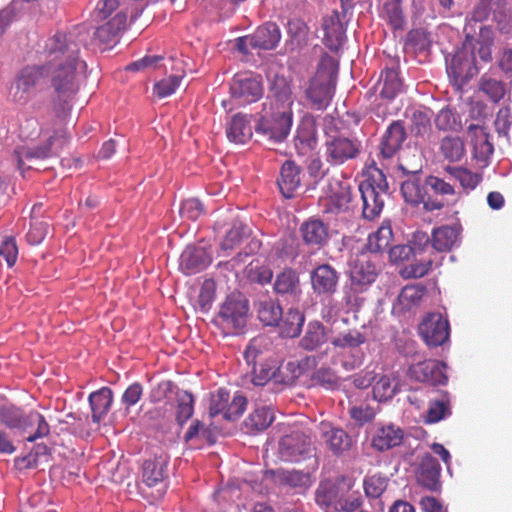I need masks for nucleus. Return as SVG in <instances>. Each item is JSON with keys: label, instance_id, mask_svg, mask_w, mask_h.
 I'll return each mask as SVG.
<instances>
[{"label": "nucleus", "instance_id": "26", "mask_svg": "<svg viewBox=\"0 0 512 512\" xmlns=\"http://www.w3.org/2000/svg\"><path fill=\"white\" fill-rule=\"evenodd\" d=\"M407 138L404 122L393 121L386 129L380 142V153L383 158L393 157L402 147Z\"/></svg>", "mask_w": 512, "mask_h": 512}, {"label": "nucleus", "instance_id": "44", "mask_svg": "<svg viewBox=\"0 0 512 512\" xmlns=\"http://www.w3.org/2000/svg\"><path fill=\"white\" fill-rule=\"evenodd\" d=\"M266 474H270L271 476H273L278 484L289 486L291 488L306 487L310 479L308 473H303L302 471L298 470H267Z\"/></svg>", "mask_w": 512, "mask_h": 512}, {"label": "nucleus", "instance_id": "21", "mask_svg": "<svg viewBox=\"0 0 512 512\" xmlns=\"http://www.w3.org/2000/svg\"><path fill=\"white\" fill-rule=\"evenodd\" d=\"M212 262V254L205 247L188 245L180 256V269L186 275L199 273Z\"/></svg>", "mask_w": 512, "mask_h": 512}, {"label": "nucleus", "instance_id": "43", "mask_svg": "<svg viewBox=\"0 0 512 512\" xmlns=\"http://www.w3.org/2000/svg\"><path fill=\"white\" fill-rule=\"evenodd\" d=\"M425 288L416 286L404 287L397 297V302L393 305V311L397 313H405L416 306L422 300Z\"/></svg>", "mask_w": 512, "mask_h": 512}, {"label": "nucleus", "instance_id": "35", "mask_svg": "<svg viewBox=\"0 0 512 512\" xmlns=\"http://www.w3.org/2000/svg\"><path fill=\"white\" fill-rule=\"evenodd\" d=\"M274 421V414L270 407L263 406L255 409L243 421L241 430L248 435H255L266 430Z\"/></svg>", "mask_w": 512, "mask_h": 512}, {"label": "nucleus", "instance_id": "31", "mask_svg": "<svg viewBox=\"0 0 512 512\" xmlns=\"http://www.w3.org/2000/svg\"><path fill=\"white\" fill-rule=\"evenodd\" d=\"M303 242L308 246L323 247L329 237V228L320 219H309L299 229Z\"/></svg>", "mask_w": 512, "mask_h": 512}, {"label": "nucleus", "instance_id": "55", "mask_svg": "<svg viewBox=\"0 0 512 512\" xmlns=\"http://www.w3.org/2000/svg\"><path fill=\"white\" fill-rule=\"evenodd\" d=\"M311 380L315 385L328 390H337L340 386V377L330 367H320L315 370L311 376Z\"/></svg>", "mask_w": 512, "mask_h": 512}, {"label": "nucleus", "instance_id": "58", "mask_svg": "<svg viewBox=\"0 0 512 512\" xmlns=\"http://www.w3.org/2000/svg\"><path fill=\"white\" fill-rule=\"evenodd\" d=\"M366 336L360 331L353 329L346 333H340L331 340V344L336 348L354 349L366 342Z\"/></svg>", "mask_w": 512, "mask_h": 512}, {"label": "nucleus", "instance_id": "61", "mask_svg": "<svg viewBox=\"0 0 512 512\" xmlns=\"http://www.w3.org/2000/svg\"><path fill=\"white\" fill-rule=\"evenodd\" d=\"M402 0H389L384 3V10L389 23L395 30H402L405 26V17L401 7Z\"/></svg>", "mask_w": 512, "mask_h": 512}, {"label": "nucleus", "instance_id": "62", "mask_svg": "<svg viewBox=\"0 0 512 512\" xmlns=\"http://www.w3.org/2000/svg\"><path fill=\"white\" fill-rule=\"evenodd\" d=\"M389 478L381 475L374 474L367 476L364 480V490L368 497H380L388 486Z\"/></svg>", "mask_w": 512, "mask_h": 512}, {"label": "nucleus", "instance_id": "47", "mask_svg": "<svg viewBox=\"0 0 512 512\" xmlns=\"http://www.w3.org/2000/svg\"><path fill=\"white\" fill-rule=\"evenodd\" d=\"M459 236L457 228L441 226L432 232V248L436 251H449L454 246Z\"/></svg>", "mask_w": 512, "mask_h": 512}, {"label": "nucleus", "instance_id": "8", "mask_svg": "<svg viewBox=\"0 0 512 512\" xmlns=\"http://www.w3.org/2000/svg\"><path fill=\"white\" fill-rule=\"evenodd\" d=\"M399 169L408 178L401 184V193L405 201L412 205L423 204L426 211L441 210L444 208V202L436 201L428 197V193L425 189V183H420L419 174L422 172V167L416 170H409L402 164L399 165Z\"/></svg>", "mask_w": 512, "mask_h": 512}, {"label": "nucleus", "instance_id": "32", "mask_svg": "<svg viewBox=\"0 0 512 512\" xmlns=\"http://www.w3.org/2000/svg\"><path fill=\"white\" fill-rule=\"evenodd\" d=\"M468 133L471 136L474 157L481 162L488 163L490 156L494 152V146L490 142L489 133L484 127L471 124L468 127Z\"/></svg>", "mask_w": 512, "mask_h": 512}, {"label": "nucleus", "instance_id": "29", "mask_svg": "<svg viewBox=\"0 0 512 512\" xmlns=\"http://www.w3.org/2000/svg\"><path fill=\"white\" fill-rule=\"evenodd\" d=\"M302 169L293 160H286L281 167L277 184L285 198H292L301 184Z\"/></svg>", "mask_w": 512, "mask_h": 512}, {"label": "nucleus", "instance_id": "13", "mask_svg": "<svg viewBox=\"0 0 512 512\" xmlns=\"http://www.w3.org/2000/svg\"><path fill=\"white\" fill-rule=\"evenodd\" d=\"M292 123V110H278L272 114L271 119L260 118L254 126V130L257 135L278 143L286 139Z\"/></svg>", "mask_w": 512, "mask_h": 512}, {"label": "nucleus", "instance_id": "60", "mask_svg": "<svg viewBox=\"0 0 512 512\" xmlns=\"http://www.w3.org/2000/svg\"><path fill=\"white\" fill-rule=\"evenodd\" d=\"M336 184L338 186L336 190H333L331 187V201L338 210L347 211L349 209V204L352 201L351 187L349 184L340 181Z\"/></svg>", "mask_w": 512, "mask_h": 512}, {"label": "nucleus", "instance_id": "34", "mask_svg": "<svg viewBox=\"0 0 512 512\" xmlns=\"http://www.w3.org/2000/svg\"><path fill=\"white\" fill-rule=\"evenodd\" d=\"M29 421V414L21 408L12 404L0 406V424L8 429L24 433L29 430Z\"/></svg>", "mask_w": 512, "mask_h": 512}, {"label": "nucleus", "instance_id": "12", "mask_svg": "<svg viewBox=\"0 0 512 512\" xmlns=\"http://www.w3.org/2000/svg\"><path fill=\"white\" fill-rule=\"evenodd\" d=\"M423 341L429 348L443 347L450 338V325L441 313H428L418 326Z\"/></svg>", "mask_w": 512, "mask_h": 512}, {"label": "nucleus", "instance_id": "6", "mask_svg": "<svg viewBox=\"0 0 512 512\" xmlns=\"http://www.w3.org/2000/svg\"><path fill=\"white\" fill-rule=\"evenodd\" d=\"M51 70L50 63L24 67L18 74L14 86L11 87L12 100L18 104H26L36 88L49 76Z\"/></svg>", "mask_w": 512, "mask_h": 512}, {"label": "nucleus", "instance_id": "53", "mask_svg": "<svg viewBox=\"0 0 512 512\" xmlns=\"http://www.w3.org/2000/svg\"><path fill=\"white\" fill-rule=\"evenodd\" d=\"M330 450L337 456L348 451L352 445L351 436L342 428H332L326 432Z\"/></svg>", "mask_w": 512, "mask_h": 512}, {"label": "nucleus", "instance_id": "56", "mask_svg": "<svg viewBox=\"0 0 512 512\" xmlns=\"http://www.w3.org/2000/svg\"><path fill=\"white\" fill-rule=\"evenodd\" d=\"M435 126L442 131H460L462 124L459 115L452 108L446 107L440 110L435 118Z\"/></svg>", "mask_w": 512, "mask_h": 512}, {"label": "nucleus", "instance_id": "4", "mask_svg": "<svg viewBox=\"0 0 512 512\" xmlns=\"http://www.w3.org/2000/svg\"><path fill=\"white\" fill-rule=\"evenodd\" d=\"M249 316V301L241 292H232L221 304L215 323L234 333H242Z\"/></svg>", "mask_w": 512, "mask_h": 512}, {"label": "nucleus", "instance_id": "39", "mask_svg": "<svg viewBox=\"0 0 512 512\" xmlns=\"http://www.w3.org/2000/svg\"><path fill=\"white\" fill-rule=\"evenodd\" d=\"M88 400L92 411V420L95 423H99L111 408L113 392L108 387H102L92 392Z\"/></svg>", "mask_w": 512, "mask_h": 512}, {"label": "nucleus", "instance_id": "51", "mask_svg": "<svg viewBox=\"0 0 512 512\" xmlns=\"http://www.w3.org/2000/svg\"><path fill=\"white\" fill-rule=\"evenodd\" d=\"M392 237L390 224H382L375 233L369 235L365 249L371 253H381L390 246Z\"/></svg>", "mask_w": 512, "mask_h": 512}, {"label": "nucleus", "instance_id": "1", "mask_svg": "<svg viewBox=\"0 0 512 512\" xmlns=\"http://www.w3.org/2000/svg\"><path fill=\"white\" fill-rule=\"evenodd\" d=\"M46 49L49 56H54V59L65 60L59 63L53 72L51 85L54 91L50 101L45 103L37 100L32 104V109L42 121L48 122L55 118L63 122L70 115L71 101L79 89L75 82V71L78 66L85 68L86 63L78 59V43L68 40L66 35H54L46 44Z\"/></svg>", "mask_w": 512, "mask_h": 512}, {"label": "nucleus", "instance_id": "15", "mask_svg": "<svg viewBox=\"0 0 512 512\" xmlns=\"http://www.w3.org/2000/svg\"><path fill=\"white\" fill-rule=\"evenodd\" d=\"M447 364L443 361L428 359L412 364L408 368L407 375L410 379L432 386L446 385L448 376L446 374Z\"/></svg>", "mask_w": 512, "mask_h": 512}, {"label": "nucleus", "instance_id": "64", "mask_svg": "<svg viewBox=\"0 0 512 512\" xmlns=\"http://www.w3.org/2000/svg\"><path fill=\"white\" fill-rule=\"evenodd\" d=\"M204 212V205L197 198H189L182 201L179 208L180 217L191 221L197 220Z\"/></svg>", "mask_w": 512, "mask_h": 512}, {"label": "nucleus", "instance_id": "22", "mask_svg": "<svg viewBox=\"0 0 512 512\" xmlns=\"http://www.w3.org/2000/svg\"><path fill=\"white\" fill-rule=\"evenodd\" d=\"M268 98L277 109L291 110L293 104L292 80L284 75L275 74L269 78Z\"/></svg>", "mask_w": 512, "mask_h": 512}, {"label": "nucleus", "instance_id": "33", "mask_svg": "<svg viewBox=\"0 0 512 512\" xmlns=\"http://www.w3.org/2000/svg\"><path fill=\"white\" fill-rule=\"evenodd\" d=\"M217 436L218 430L216 426L210 424L206 427L202 421L195 419L184 434L183 440L185 443H198V447L204 444L212 446L217 442Z\"/></svg>", "mask_w": 512, "mask_h": 512}, {"label": "nucleus", "instance_id": "3", "mask_svg": "<svg viewBox=\"0 0 512 512\" xmlns=\"http://www.w3.org/2000/svg\"><path fill=\"white\" fill-rule=\"evenodd\" d=\"M338 71V60L324 53L305 90L306 98L312 108L322 111L329 106L335 94Z\"/></svg>", "mask_w": 512, "mask_h": 512}, {"label": "nucleus", "instance_id": "46", "mask_svg": "<svg viewBox=\"0 0 512 512\" xmlns=\"http://www.w3.org/2000/svg\"><path fill=\"white\" fill-rule=\"evenodd\" d=\"M258 318L265 326H279L283 318V310L278 302L271 299L258 302Z\"/></svg>", "mask_w": 512, "mask_h": 512}, {"label": "nucleus", "instance_id": "14", "mask_svg": "<svg viewBox=\"0 0 512 512\" xmlns=\"http://www.w3.org/2000/svg\"><path fill=\"white\" fill-rule=\"evenodd\" d=\"M341 272L329 263H322L310 271V283L317 297H332L338 292Z\"/></svg>", "mask_w": 512, "mask_h": 512}, {"label": "nucleus", "instance_id": "54", "mask_svg": "<svg viewBox=\"0 0 512 512\" xmlns=\"http://www.w3.org/2000/svg\"><path fill=\"white\" fill-rule=\"evenodd\" d=\"M441 152L451 162L459 161L465 153L463 141L459 137L446 136L441 141Z\"/></svg>", "mask_w": 512, "mask_h": 512}, {"label": "nucleus", "instance_id": "40", "mask_svg": "<svg viewBox=\"0 0 512 512\" xmlns=\"http://www.w3.org/2000/svg\"><path fill=\"white\" fill-rule=\"evenodd\" d=\"M309 28L307 24L299 19H290L287 23V34L289 39L286 41V50L295 51L301 49L307 44Z\"/></svg>", "mask_w": 512, "mask_h": 512}, {"label": "nucleus", "instance_id": "11", "mask_svg": "<svg viewBox=\"0 0 512 512\" xmlns=\"http://www.w3.org/2000/svg\"><path fill=\"white\" fill-rule=\"evenodd\" d=\"M313 451L310 436L301 430H294L282 436L278 442L280 458L286 462H300L310 457Z\"/></svg>", "mask_w": 512, "mask_h": 512}, {"label": "nucleus", "instance_id": "7", "mask_svg": "<svg viewBox=\"0 0 512 512\" xmlns=\"http://www.w3.org/2000/svg\"><path fill=\"white\" fill-rule=\"evenodd\" d=\"M471 19L475 22L491 19L502 34L512 30V13L507 0H479L471 12Z\"/></svg>", "mask_w": 512, "mask_h": 512}, {"label": "nucleus", "instance_id": "10", "mask_svg": "<svg viewBox=\"0 0 512 512\" xmlns=\"http://www.w3.org/2000/svg\"><path fill=\"white\" fill-rule=\"evenodd\" d=\"M408 245L412 248L414 262L406 265L400 271V274L404 278H421L428 274L432 267L433 260L431 258H421L417 260V257L421 256L427 250L433 249L432 237L424 231H416L412 234L411 239L408 241Z\"/></svg>", "mask_w": 512, "mask_h": 512}, {"label": "nucleus", "instance_id": "17", "mask_svg": "<svg viewBox=\"0 0 512 512\" xmlns=\"http://www.w3.org/2000/svg\"><path fill=\"white\" fill-rule=\"evenodd\" d=\"M68 138L64 130H56L47 141L43 144H39L36 147L25 148L18 156V168L20 170L25 169L24 159H47L51 157H57L60 150L67 143Z\"/></svg>", "mask_w": 512, "mask_h": 512}, {"label": "nucleus", "instance_id": "42", "mask_svg": "<svg viewBox=\"0 0 512 512\" xmlns=\"http://www.w3.org/2000/svg\"><path fill=\"white\" fill-rule=\"evenodd\" d=\"M444 171L452 182L458 181L464 190H473L482 181V175L463 166H446Z\"/></svg>", "mask_w": 512, "mask_h": 512}, {"label": "nucleus", "instance_id": "63", "mask_svg": "<svg viewBox=\"0 0 512 512\" xmlns=\"http://www.w3.org/2000/svg\"><path fill=\"white\" fill-rule=\"evenodd\" d=\"M451 414L449 400L441 399L430 401L426 414V423H436Z\"/></svg>", "mask_w": 512, "mask_h": 512}, {"label": "nucleus", "instance_id": "19", "mask_svg": "<svg viewBox=\"0 0 512 512\" xmlns=\"http://www.w3.org/2000/svg\"><path fill=\"white\" fill-rule=\"evenodd\" d=\"M441 465L430 453H426L416 470L417 483L431 492H440L442 483L440 480Z\"/></svg>", "mask_w": 512, "mask_h": 512}, {"label": "nucleus", "instance_id": "27", "mask_svg": "<svg viewBox=\"0 0 512 512\" xmlns=\"http://www.w3.org/2000/svg\"><path fill=\"white\" fill-rule=\"evenodd\" d=\"M378 275V268L372 259H358L350 271L352 289L361 292L371 285Z\"/></svg>", "mask_w": 512, "mask_h": 512}, {"label": "nucleus", "instance_id": "38", "mask_svg": "<svg viewBox=\"0 0 512 512\" xmlns=\"http://www.w3.org/2000/svg\"><path fill=\"white\" fill-rule=\"evenodd\" d=\"M328 341V332L320 321L308 323L304 336L299 341V347L303 350L316 351Z\"/></svg>", "mask_w": 512, "mask_h": 512}, {"label": "nucleus", "instance_id": "52", "mask_svg": "<svg viewBox=\"0 0 512 512\" xmlns=\"http://www.w3.org/2000/svg\"><path fill=\"white\" fill-rule=\"evenodd\" d=\"M479 90L483 92L493 103H498L506 94L505 83L493 78L489 74L482 75L479 81Z\"/></svg>", "mask_w": 512, "mask_h": 512}, {"label": "nucleus", "instance_id": "41", "mask_svg": "<svg viewBox=\"0 0 512 512\" xmlns=\"http://www.w3.org/2000/svg\"><path fill=\"white\" fill-rule=\"evenodd\" d=\"M359 192L363 201V218L372 221L379 217L383 210L385 198L387 196L372 190H368L367 188L359 189Z\"/></svg>", "mask_w": 512, "mask_h": 512}, {"label": "nucleus", "instance_id": "25", "mask_svg": "<svg viewBox=\"0 0 512 512\" xmlns=\"http://www.w3.org/2000/svg\"><path fill=\"white\" fill-rule=\"evenodd\" d=\"M273 291L281 297L299 298L302 293L299 273L291 267H285L276 274Z\"/></svg>", "mask_w": 512, "mask_h": 512}, {"label": "nucleus", "instance_id": "30", "mask_svg": "<svg viewBox=\"0 0 512 512\" xmlns=\"http://www.w3.org/2000/svg\"><path fill=\"white\" fill-rule=\"evenodd\" d=\"M251 115L237 113L233 115L226 126V135L229 141L236 144H245L253 135Z\"/></svg>", "mask_w": 512, "mask_h": 512}, {"label": "nucleus", "instance_id": "28", "mask_svg": "<svg viewBox=\"0 0 512 512\" xmlns=\"http://www.w3.org/2000/svg\"><path fill=\"white\" fill-rule=\"evenodd\" d=\"M281 39L279 26L274 22H266L250 34V47L252 49L273 50Z\"/></svg>", "mask_w": 512, "mask_h": 512}, {"label": "nucleus", "instance_id": "2", "mask_svg": "<svg viewBox=\"0 0 512 512\" xmlns=\"http://www.w3.org/2000/svg\"><path fill=\"white\" fill-rule=\"evenodd\" d=\"M465 37L457 47L451 60L446 58V70L453 85L462 87L477 76L482 64L493 60L492 47L495 43V31L490 25H481L478 33L468 32L464 28Z\"/></svg>", "mask_w": 512, "mask_h": 512}, {"label": "nucleus", "instance_id": "20", "mask_svg": "<svg viewBox=\"0 0 512 512\" xmlns=\"http://www.w3.org/2000/svg\"><path fill=\"white\" fill-rule=\"evenodd\" d=\"M376 87L380 88V97L388 101L395 99L403 91L404 82L400 77L398 60H391L390 64L385 66Z\"/></svg>", "mask_w": 512, "mask_h": 512}, {"label": "nucleus", "instance_id": "48", "mask_svg": "<svg viewBox=\"0 0 512 512\" xmlns=\"http://www.w3.org/2000/svg\"><path fill=\"white\" fill-rule=\"evenodd\" d=\"M166 461L162 457L145 460L142 466L143 481L149 487L157 485L164 479Z\"/></svg>", "mask_w": 512, "mask_h": 512}, {"label": "nucleus", "instance_id": "18", "mask_svg": "<svg viewBox=\"0 0 512 512\" xmlns=\"http://www.w3.org/2000/svg\"><path fill=\"white\" fill-rule=\"evenodd\" d=\"M347 19L337 10L326 15L322 20L324 30V45L333 52H338L346 40Z\"/></svg>", "mask_w": 512, "mask_h": 512}, {"label": "nucleus", "instance_id": "5", "mask_svg": "<svg viewBox=\"0 0 512 512\" xmlns=\"http://www.w3.org/2000/svg\"><path fill=\"white\" fill-rule=\"evenodd\" d=\"M248 366H251L252 383L256 386H265L270 381L280 384V366L273 359H263V351L257 347L256 340L249 342L243 353Z\"/></svg>", "mask_w": 512, "mask_h": 512}, {"label": "nucleus", "instance_id": "9", "mask_svg": "<svg viewBox=\"0 0 512 512\" xmlns=\"http://www.w3.org/2000/svg\"><path fill=\"white\" fill-rule=\"evenodd\" d=\"M229 91L231 98L241 103L257 102L264 94L263 78L251 71L236 73L229 83Z\"/></svg>", "mask_w": 512, "mask_h": 512}, {"label": "nucleus", "instance_id": "16", "mask_svg": "<svg viewBox=\"0 0 512 512\" xmlns=\"http://www.w3.org/2000/svg\"><path fill=\"white\" fill-rule=\"evenodd\" d=\"M350 489L351 483L345 476L337 477L335 481H322L315 492L316 503L327 511H334Z\"/></svg>", "mask_w": 512, "mask_h": 512}, {"label": "nucleus", "instance_id": "45", "mask_svg": "<svg viewBox=\"0 0 512 512\" xmlns=\"http://www.w3.org/2000/svg\"><path fill=\"white\" fill-rule=\"evenodd\" d=\"M281 321L280 334L283 337L296 338L302 332L305 315L298 309L290 308Z\"/></svg>", "mask_w": 512, "mask_h": 512}, {"label": "nucleus", "instance_id": "24", "mask_svg": "<svg viewBox=\"0 0 512 512\" xmlns=\"http://www.w3.org/2000/svg\"><path fill=\"white\" fill-rule=\"evenodd\" d=\"M425 189L428 197L444 202V207L454 205L458 201L452 180L430 175L425 179Z\"/></svg>", "mask_w": 512, "mask_h": 512}, {"label": "nucleus", "instance_id": "49", "mask_svg": "<svg viewBox=\"0 0 512 512\" xmlns=\"http://www.w3.org/2000/svg\"><path fill=\"white\" fill-rule=\"evenodd\" d=\"M251 230L241 220L235 219L231 223V227L226 232L224 239L221 242L222 250H233L238 246L245 238L249 237Z\"/></svg>", "mask_w": 512, "mask_h": 512}, {"label": "nucleus", "instance_id": "59", "mask_svg": "<svg viewBox=\"0 0 512 512\" xmlns=\"http://www.w3.org/2000/svg\"><path fill=\"white\" fill-rule=\"evenodd\" d=\"M373 397L379 402L392 399L398 392V384H392L391 379L384 375L373 386Z\"/></svg>", "mask_w": 512, "mask_h": 512}, {"label": "nucleus", "instance_id": "23", "mask_svg": "<svg viewBox=\"0 0 512 512\" xmlns=\"http://www.w3.org/2000/svg\"><path fill=\"white\" fill-rule=\"evenodd\" d=\"M326 153L328 161L333 164H342L354 159L359 154L358 145L351 139L337 136L326 141Z\"/></svg>", "mask_w": 512, "mask_h": 512}, {"label": "nucleus", "instance_id": "50", "mask_svg": "<svg viewBox=\"0 0 512 512\" xmlns=\"http://www.w3.org/2000/svg\"><path fill=\"white\" fill-rule=\"evenodd\" d=\"M177 402L176 422L180 427L193 416L194 413V396L191 392L177 389L175 391Z\"/></svg>", "mask_w": 512, "mask_h": 512}, {"label": "nucleus", "instance_id": "36", "mask_svg": "<svg viewBox=\"0 0 512 512\" xmlns=\"http://www.w3.org/2000/svg\"><path fill=\"white\" fill-rule=\"evenodd\" d=\"M317 144L316 125L314 120H303L296 131L294 145L299 155H306Z\"/></svg>", "mask_w": 512, "mask_h": 512}, {"label": "nucleus", "instance_id": "57", "mask_svg": "<svg viewBox=\"0 0 512 512\" xmlns=\"http://www.w3.org/2000/svg\"><path fill=\"white\" fill-rule=\"evenodd\" d=\"M365 188L380 194H384L386 196L390 194L386 175L382 170L378 168H375L374 171L371 172L368 177L359 184V189Z\"/></svg>", "mask_w": 512, "mask_h": 512}, {"label": "nucleus", "instance_id": "37", "mask_svg": "<svg viewBox=\"0 0 512 512\" xmlns=\"http://www.w3.org/2000/svg\"><path fill=\"white\" fill-rule=\"evenodd\" d=\"M403 430L393 424L382 426L372 438V447L383 452L402 444Z\"/></svg>", "mask_w": 512, "mask_h": 512}]
</instances>
